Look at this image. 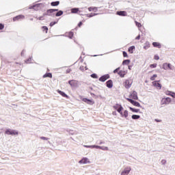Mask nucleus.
Wrapping results in <instances>:
<instances>
[{"label": "nucleus", "instance_id": "obj_1", "mask_svg": "<svg viewBox=\"0 0 175 175\" xmlns=\"http://www.w3.org/2000/svg\"><path fill=\"white\" fill-rule=\"evenodd\" d=\"M68 84L70 85L71 88H79V81L76 80H70L68 81Z\"/></svg>", "mask_w": 175, "mask_h": 175}, {"label": "nucleus", "instance_id": "obj_2", "mask_svg": "<svg viewBox=\"0 0 175 175\" xmlns=\"http://www.w3.org/2000/svg\"><path fill=\"white\" fill-rule=\"evenodd\" d=\"M131 170H132L131 167H126L122 170L120 175H128L131 173Z\"/></svg>", "mask_w": 175, "mask_h": 175}, {"label": "nucleus", "instance_id": "obj_3", "mask_svg": "<svg viewBox=\"0 0 175 175\" xmlns=\"http://www.w3.org/2000/svg\"><path fill=\"white\" fill-rule=\"evenodd\" d=\"M5 134L6 135H11L12 136H17L18 135V131H15V130H12V129H7L5 131Z\"/></svg>", "mask_w": 175, "mask_h": 175}, {"label": "nucleus", "instance_id": "obj_4", "mask_svg": "<svg viewBox=\"0 0 175 175\" xmlns=\"http://www.w3.org/2000/svg\"><path fill=\"white\" fill-rule=\"evenodd\" d=\"M132 84H133V81L131 79H126L124 82V87L126 90H129L131 87H132Z\"/></svg>", "mask_w": 175, "mask_h": 175}, {"label": "nucleus", "instance_id": "obj_5", "mask_svg": "<svg viewBox=\"0 0 175 175\" xmlns=\"http://www.w3.org/2000/svg\"><path fill=\"white\" fill-rule=\"evenodd\" d=\"M129 99H134L135 100H137L139 98L137 97V92H133L130 94Z\"/></svg>", "mask_w": 175, "mask_h": 175}, {"label": "nucleus", "instance_id": "obj_6", "mask_svg": "<svg viewBox=\"0 0 175 175\" xmlns=\"http://www.w3.org/2000/svg\"><path fill=\"white\" fill-rule=\"evenodd\" d=\"M126 100H129L131 105H133V106H136L137 107H141L142 105H140V103H139L137 101H135L131 98H126Z\"/></svg>", "mask_w": 175, "mask_h": 175}, {"label": "nucleus", "instance_id": "obj_7", "mask_svg": "<svg viewBox=\"0 0 175 175\" xmlns=\"http://www.w3.org/2000/svg\"><path fill=\"white\" fill-rule=\"evenodd\" d=\"M80 165H87V163H90V159L87 157H83L81 160L79 161Z\"/></svg>", "mask_w": 175, "mask_h": 175}, {"label": "nucleus", "instance_id": "obj_8", "mask_svg": "<svg viewBox=\"0 0 175 175\" xmlns=\"http://www.w3.org/2000/svg\"><path fill=\"white\" fill-rule=\"evenodd\" d=\"M93 148H99L100 150H103V151H109V147L107 146H100L93 145Z\"/></svg>", "mask_w": 175, "mask_h": 175}, {"label": "nucleus", "instance_id": "obj_9", "mask_svg": "<svg viewBox=\"0 0 175 175\" xmlns=\"http://www.w3.org/2000/svg\"><path fill=\"white\" fill-rule=\"evenodd\" d=\"M107 79H110V75H105L102 76L101 77H100L99 81H102L103 83H105V81H106V80H107Z\"/></svg>", "mask_w": 175, "mask_h": 175}, {"label": "nucleus", "instance_id": "obj_10", "mask_svg": "<svg viewBox=\"0 0 175 175\" xmlns=\"http://www.w3.org/2000/svg\"><path fill=\"white\" fill-rule=\"evenodd\" d=\"M126 73H128V70H120L118 72V75H119V76L122 78L125 77V75H126Z\"/></svg>", "mask_w": 175, "mask_h": 175}, {"label": "nucleus", "instance_id": "obj_11", "mask_svg": "<svg viewBox=\"0 0 175 175\" xmlns=\"http://www.w3.org/2000/svg\"><path fill=\"white\" fill-rule=\"evenodd\" d=\"M23 18H25V16L24 15H18L13 18V21H18V20H23Z\"/></svg>", "mask_w": 175, "mask_h": 175}, {"label": "nucleus", "instance_id": "obj_12", "mask_svg": "<svg viewBox=\"0 0 175 175\" xmlns=\"http://www.w3.org/2000/svg\"><path fill=\"white\" fill-rule=\"evenodd\" d=\"M152 84L154 87H156L157 88V90H161L162 88V85H161V83H158V81H153Z\"/></svg>", "mask_w": 175, "mask_h": 175}, {"label": "nucleus", "instance_id": "obj_13", "mask_svg": "<svg viewBox=\"0 0 175 175\" xmlns=\"http://www.w3.org/2000/svg\"><path fill=\"white\" fill-rule=\"evenodd\" d=\"M83 102L88 103V105H94V102L92 100H90L88 98H83Z\"/></svg>", "mask_w": 175, "mask_h": 175}, {"label": "nucleus", "instance_id": "obj_14", "mask_svg": "<svg viewBox=\"0 0 175 175\" xmlns=\"http://www.w3.org/2000/svg\"><path fill=\"white\" fill-rule=\"evenodd\" d=\"M116 14H118V16H122L123 17L127 16L126 11H118L116 12Z\"/></svg>", "mask_w": 175, "mask_h": 175}, {"label": "nucleus", "instance_id": "obj_15", "mask_svg": "<svg viewBox=\"0 0 175 175\" xmlns=\"http://www.w3.org/2000/svg\"><path fill=\"white\" fill-rule=\"evenodd\" d=\"M114 107L117 110L118 113H120L121 116V114H122V110H124V107H122V106L121 105H119L118 108L117 107Z\"/></svg>", "mask_w": 175, "mask_h": 175}, {"label": "nucleus", "instance_id": "obj_16", "mask_svg": "<svg viewBox=\"0 0 175 175\" xmlns=\"http://www.w3.org/2000/svg\"><path fill=\"white\" fill-rule=\"evenodd\" d=\"M107 87L108 88H113V81L109 80L107 81Z\"/></svg>", "mask_w": 175, "mask_h": 175}, {"label": "nucleus", "instance_id": "obj_17", "mask_svg": "<svg viewBox=\"0 0 175 175\" xmlns=\"http://www.w3.org/2000/svg\"><path fill=\"white\" fill-rule=\"evenodd\" d=\"M89 12H98V7H89Z\"/></svg>", "mask_w": 175, "mask_h": 175}, {"label": "nucleus", "instance_id": "obj_18", "mask_svg": "<svg viewBox=\"0 0 175 175\" xmlns=\"http://www.w3.org/2000/svg\"><path fill=\"white\" fill-rule=\"evenodd\" d=\"M120 116L121 117H124V118H128V111L125 110L124 113L122 112Z\"/></svg>", "mask_w": 175, "mask_h": 175}, {"label": "nucleus", "instance_id": "obj_19", "mask_svg": "<svg viewBox=\"0 0 175 175\" xmlns=\"http://www.w3.org/2000/svg\"><path fill=\"white\" fill-rule=\"evenodd\" d=\"M58 94H59L62 96H64V98H68V96L65 92L61 91V90H57Z\"/></svg>", "mask_w": 175, "mask_h": 175}, {"label": "nucleus", "instance_id": "obj_20", "mask_svg": "<svg viewBox=\"0 0 175 175\" xmlns=\"http://www.w3.org/2000/svg\"><path fill=\"white\" fill-rule=\"evenodd\" d=\"M133 50H135V46H131L129 48L128 51L130 54H133Z\"/></svg>", "mask_w": 175, "mask_h": 175}, {"label": "nucleus", "instance_id": "obj_21", "mask_svg": "<svg viewBox=\"0 0 175 175\" xmlns=\"http://www.w3.org/2000/svg\"><path fill=\"white\" fill-rule=\"evenodd\" d=\"M46 77H50V79H51L53 77V75H51V73H50V72L44 74L43 75V78L46 79Z\"/></svg>", "mask_w": 175, "mask_h": 175}, {"label": "nucleus", "instance_id": "obj_22", "mask_svg": "<svg viewBox=\"0 0 175 175\" xmlns=\"http://www.w3.org/2000/svg\"><path fill=\"white\" fill-rule=\"evenodd\" d=\"M144 50H148L150 49V42H146L145 46H144Z\"/></svg>", "mask_w": 175, "mask_h": 175}, {"label": "nucleus", "instance_id": "obj_23", "mask_svg": "<svg viewBox=\"0 0 175 175\" xmlns=\"http://www.w3.org/2000/svg\"><path fill=\"white\" fill-rule=\"evenodd\" d=\"M152 46H154V47H158V49H161V44H159V42H153Z\"/></svg>", "mask_w": 175, "mask_h": 175}, {"label": "nucleus", "instance_id": "obj_24", "mask_svg": "<svg viewBox=\"0 0 175 175\" xmlns=\"http://www.w3.org/2000/svg\"><path fill=\"white\" fill-rule=\"evenodd\" d=\"M130 63H131V60L126 59L123 61L122 65H129Z\"/></svg>", "mask_w": 175, "mask_h": 175}, {"label": "nucleus", "instance_id": "obj_25", "mask_svg": "<svg viewBox=\"0 0 175 175\" xmlns=\"http://www.w3.org/2000/svg\"><path fill=\"white\" fill-rule=\"evenodd\" d=\"M51 6H58L59 5V1H53L51 3Z\"/></svg>", "mask_w": 175, "mask_h": 175}, {"label": "nucleus", "instance_id": "obj_26", "mask_svg": "<svg viewBox=\"0 0 175 175\" xmlns=\"http://www.w3.org/2000/svg\"><path fill=\"white\" fill-rule=\"evenodd\" d=\"M64 14V12L62 10H59L58 12L56 13V17H59V16H62Z\"/></svg>", "mask_w": 175, "mask_h": 175}, {"label": "nucleus", "instance_id": "obj_27", "mask_svg": "<svg viewBox=\"0 0 175 175\" xmlns=\"http://www.w3.org/2000/svg\"><path fill=\"white\" fill-rule=\"evenodd\" d=\"M131 118H133V120H139V118H140V116H139V115H133L131 116Z\"/></svg>", "mask_w": 175, "mask_h": 175}, {"label": "nucleus", "instance_id": "obj_28", "mask_svg": "<svg viewBox=\"0 0 175 175\" xmlns=\"http://www.w3.org/2000/svg\"><path fill=\"white\" fill-rule=\"evenodd\" d=\"M79 12V8H72L71 9V13H77Z\"/></svg>", "mask_w": 175, "mask_h": 175}, {"label": "nucleus", "instance_id": "obj_29", "mask_svg": "<svg viewBox=\"0 0 175 175\" xmlns=\"http://www.w3.org/2000/svg\"><path fill=\"white\" fill-rule=\"evenodd\" d=\"M51 13H54V10H53V9H50V10H48L47 11H46V15L47 16H50V14Z\"/></svg>", "mask_w": 175, "mask_h": 175}, {"label": "nucleus", "instance_id": "obj_30", "mask_svg": "<svg viewBox=\"0 0 175 175\" xmlns=\"http://www.w3.org/2000/svg\"><path fill=\"white\" fill-rule=\"evenodd\" d=\"M135 25L138 27V28H142V23L137 22V21H135Z\"/></svg>", "mask_w": 175, "mask_h": 175}, {"label": "nucleus", "instance_id": "obj_31", "mask_svg": "<svg viewBox=\"0 0 175 175\" xmlns=\"http://www.w3.org/2000/svg\"><path fill=\"white\" fill-rule=\"evenodd\" d=\"M39 6V4H36L33 5H29V9H35V8H38Z\"/></svg>", "mask_w": 175, "mask_h": 175}, {"label": "nucleus", "instance_id": "obj_32", "mask_svg": "<svg viewBox=\"0 0 175 175\" xmlns=\"http://www.w3.org/2000/svg\"><path fill=\"white\" fill-rule=\"evenodd\" d=\"M163 69H164V70H167V63H164L163 64Z\"/></svg>", "mask_w": 175, "mask_h": 175}, {"label": "nucleus", "instance_id": "obj_33", "mask_svg": "<svg viewBox=\"0 0 175 175\" xmlns=\"http://www.w3.org/2000/svg\"><path fill=\"white\" fill-rule=\"evenodd\" d=\"M85 16H86V17L91 18V17H94V13L86 14Z\"/></svg>", "mask_w": 175, "mask_h": 175}, {"label": "nucleus", "instance_id": "obj_34", "mask_svg": "<svg viewBox=\"0 0 175 175\" xmlns=\"http://www.w3.org/2000/svg\"><path fill=\"white\" fill-rule=\"evenodd\" d=\"M130 110H131V111H133V113H139V109H135L132 107H130Z\"/></svg>", "mask_w": 175, "mask_h": 175}, {"label": "nucleus", "instance_id": "obj_35", "mask_svg": "<svg viewBox=\"0 0 175 175\" xmlns=\"http://www.w3.org/2000/svg\"><path fill=\"white\" fill-rule=\"evenodd\" d=\"M165 94L170 96H172V95L173 94V92L171 91H167L165 92Z\"/></svg>", "mask_w": 175, "mask_h": 175}, {"label": "nucleus", "instance_id": "obj_36", "mask_svg": "<svg viewBox=\"0 0 175 175\" xmlns=\"http://www.w3.org/2000/svg\"><path fill=\"white\" fill-rule=\"evenodd\" d=\"M157 66V64H153L150 65V68H151V69H154V68H156Z\"/></svg>", "mask_w": 175, "mask_h": 175}, {"label": "nucleus", "instance_id": "obj_37", "mask_svg": "<svg viewBox=\"0 0 175 175\" xmlns=\"http://www.w3.org/2000/svg\"><path fill=\"white\" fill-rule=\"evenodd\" d=\"M167 67L170 70H172L173 68H172V64H170V63H167Z\"/></svg>", "mask_w": 175, "mask_h": 175}, {"label": "nucleus", "instance_id": "obj_38", "mask_svg": "<svg viewBox=\"0 0 175 175\" xmlns=\"http://www.w3.org/2000/svg\"><path fill=\"white\" fill-rule=\"evenodd\" d=\"M155 77H157V75H153L152 77H151L150 80L152 81H154V80H155Z\"/></svg>", "mask_w": 175, "mask_h": 175}, {"label": "nucleus", "instance_id": "obj_39", "mask_svg": "<svg viewBox=\"0 0 175 175\" xmlns=\"http://www.w3.org/2000/svg\"><path fill=\"white\" fill-rule=\"evenodd\" d=\"M83 147H85L86 148H94V145H92V146L84 145Z\"/></svg>", "mask_w": 175, "mask_h": 175}, {"label": "nucleus", "instance_id": "obj_40", "mask_svg": "<svg viewBox=\"0 0 175 175\" xmlns=\"http://www.w3.org/2000/svg\"><path fill=\"white\" fill-rule=\"evenodd\" d=\"M42 29H44V31H45L46 33H47V31H49V28H47V27L46 26H43Z\"/></svg>", "mask_w": 175, "mask_h": 175}, {"label": "nucleus", "instance_id": "obj_41", "mask_svg": "<svg viewBox=\"0 0 175 175\" xmlns=\"http://www.w3.org/2000/svg\"><path fill=\"white\" fill-rule=\"evenodd\" d=\"M32 61V58H29L25 62L26 64H31V62Z\"/></svg>", "mask_w": 175, "mask_h": 175}, {"label": "nucleus", "instance_id": "obj_42", "mask_svg": "<svg viewBox=\"0 0 175 175\" xmlns=\"http://www.w3.org/2000/svg\"><path fill=\"white\" fill-rule=\"evenodd\" d=\"M91 77H92L93 79H98V75H96V74H92L91 75Z\"/></svg>", "mask_w": 175, "mask_h": 175}, {"label": "nucleus", "instance_id": "obj_43", "mask_svg": "<svg viewBox=\"0 0 175 175\" xmlns=\"http://www.w3.org/2000/svg\"><path fill=\"white\" fill-rule=\"evenodd\" d=\"M154 59H156V61H158V59H159V56L158 55H155L154 57Z\"/></svg>", "mask_w": 175, "mask_h": 175}, {"label": "nucleus", "instance_id": "obj_44", "mask_svg": "<svg viewBox=\"0 0 175 175\" xmlns=\"http://www.w3.org/2000/svg\"><path fill=\"white\" fill-rule=\"evenodd\" d=\"M165 100L167 101L168 103H170V102H172V99H171L170 98H169V97H167V98H165Z\"/></svg>", "mask_w": 175, "mask_h": 175}, {"label": "nucleus", "instance_id": "obj_45", "mask_svg": "<svg viewBox=\"0 0 175 175\" xmlns=\"http://www.w3.org/2000/svg\"><path fill=\"white\" fill-rule=\"evenodd\" d=\"M40 139H41V140H46V141L49 140V138H47L46 137H40Z\"/></svg>", "mask_w": 175, "mask_h": 175}, {"label": "nucleus", "instance_id": "obj_46", "mask_svg": "<svg viewBox=\"0 0 175 175\" xmlns=\"http://www.w3.org/2000/svg\"><path fill=\"white\" fill-rule=\"evenodd\" d=\"M123 57L127 58V57H128V53H126V52H125V51H123Z\"/></svg>", "mask_w": 175, "mask_h": 175}, {"label": "nucleus", "instance_id": "obj_47", "mask_svg": "<svg viewBox=\"0 0 175 175\" xmlns=\"http://www.w3.org/2000/svg\"><path fill=\"white\" fill-rule=\"evenodd\" d=\"M161 165H166V160L165 159L161 160Z\"/></svg>", "mask_w": 175, "mask_h": 175}, {"label": "nucleus", "instance_id": "obj_48", "mask_svg": "<svg viewBox=\"0 0 175 175\" xmlns=\"http://www.w3.org/2000/svg\"><path fill=\"white\" fill-rule=\"evenodd\" d=\"M55 24H57V22H51L50 23V27H53V25H55Z\"/></svg>", "mask_w": 175, "mask_h": 175}, {"label": "nucleus", "instance_id": "obj_49", "mask_svg": "<svg viewBox=\"0 0 175 175\" xmlns=\"http://www.w3.org/2000/svg\"><path fill=\"white\" fill-rule=\"evenodd\" d=\"M3 28H5V25H3L2 23H0V29H3Z\"/></svg>", "mask_w": 175, "mask_h": 175}, {"label": "nucleus", "instance_id": "obj_50", "mask_svg": "<svg viewBox=\"0 0 175 175\" xmlns=\"http://www.w3.org/2000/svg\"><path fill=\"white\" fill-rule=\"evenodd\" d=\"M118 70H120V67H118V68L115 69L113 70V73H117L118 72Z\"/></svg>", "mask_w": 175, "mask_h": 175}, {"label": "nucleus", "instance_id": "obj_51", "mask_svg": "<svg viewBox=\"0 0 175 175\" xmlns=\"http://www.w3.org/2000/svg\"><path fill=\"white\" fill-rule=\"evenodd\" d=\"M43 16H40V17H38V18H37V19L38 20H40V21H42V20H43Z\"/></svg>", "mask_w": 175, "mask_h": 175}, {"label": "nucleus", "instance_id": "obj_52", "mask_svg": "<svg viewBox=\"0 0 175 175\" xmlns=\"http://www.w3.org/2000/svg\"><path fill=\"white\" fill-rule=\"evenodd\" d=\"M140 39V35H138L136 38H135V40H139Z\"/></svg>", "mask_w": 175, "mask_h": 175}, {"label": "nucleus", "instance_id": "obj_53", "mask_svg": "<svg viewBox=\"0 0 175 175\" xmlns=\"http://www.w3.org/2000/svg\"><path fill=\"white\" fill-rule=\"evenodd\" d=\"M82 25H83V23L79 22V23L78 24V27H81Z\"/></svg>", "mask_w": 175, "mask_h": 175}, {"label": "nucleus", "instance_id": "obj_54", "mask_svg": "<svg viewBox=\"0 0 175 175\" xmlns=\"http://www.w3.org/2000/svg\"><path fill=\"white\" fill-rule=\"evenodd\" d=\"M172 97L175 99V93L174 92H173V93L172 94Z\"/></svg>", "mask_w": 175, "mask_h": 175}, {"label": "nucleus", "instance_id": "obj_55", "mask_svg": "<svg viewBox=\"0 0 175 175\" xmlns=\"http://www.w3.org/2000/svg\"><path fill=\"white\" fill-rule=\"evenodd\" d=\"M79 69L83 72L84 70V67H80Z\"/></svg>", "mask_w": 175, "mask_h": 175}, {"label": "nucleus", "instance_id": "obj_56", "mask_svg": "<svg viewBox=\"0 0 175 175\" xmlns=\"http://www.w3.org/2000/svg\"><path fill=\"white\" fill-rule=\"evenodd\" d=\"M156 122H161V120H159L158 119H155Z\"/></svg>", "mask_w": 175, "mask_h": 175}, {"label": "nucleus", "instance_id": "obj_57", "mask_svg": "<svg viewBox=\"0 0 175 175\" xmlns=\"http://www.w3.org/2000/svg\"><path fill=\"white\" fill-rule=\"evenodd\" d=\"M52 10H54L53 12H58V10L57 9H52Z\"/></svg>", "mask_w": 175, "mask_h": 175}, {"label": "nucleus", "instance_id": "obj_58", "mask_svg": "<svg viewBox=\"0 0 175 175\" xmlns=\"http://www.w3.org/2000/svg\"><path fill=\"white\" fill-rule=\"evenodd\" d=\"M98 16V13H94V14H93V16Z\"/></svg>", "mask_w": 175, "mask_h": 175}, {"label": "nucleus", "instance_id": "obj_59", "mask_svg": "<svg viewBox=\"0 0 175 175\" xmlns=\"http://www.w3.org/2000/svg\"><path fill=\"white\" fill-rule=\"evenodd\" d=\"M70 35L71 36H73V33H72V32H70Z\"/></svg>", "mask_w": 175, "mask_h": 175}, {"label": "nucleus", "instance_id": "obj_60", "mask_svg": "<svg viewBox=\"0 0 175 175\" xmlns=\"http://www.w3.org/2000/svg\"><path fill=\"white\" fill-rule=\"evenodd\" d=\"M44 16H47V13L46 14H43V17H44Z\"/></svg>", "mask_w": 175, "mask_h": 175}, {"label": "nucleus", "instance_id": "obj_61", "mask_svg": "<svg viewBox=\"0 0 175 175\" xmlns=\"http://www.w3.org/2000/svg\"><path fill=\"white\" fill-rule=\"evenodd\" d=\"M129 70H131V66H129Z\"/></svg>", "mask_w": 175, "mask_h": 175}, {"label": "nucleus", "instance_id": "obj_62", "mask_svg": "<svg viewBox=\"0 0 175 175\" xmlns=\"http://www.w3.org/2000/svg\"><path fill=\"white\" fill-rule=\"evenodd\" d=\"M94 57H98V55H94Z\"/></svg>", "mask_w": 175, "mask_h": 175}, {"label": "nucleus", "instance_id": "obj_63", "mask_svg": "<svg viewBox=\"0 0 175 175\" xmlns=\"http://www.w3.org/2000/svg\"><path fill=\"white\" fill-rule=\"evenodd\" d=\"M67 73H69V71H67Z\"/></svg>", "mask_w": 175, "mask_h": 175}]
</instances>
